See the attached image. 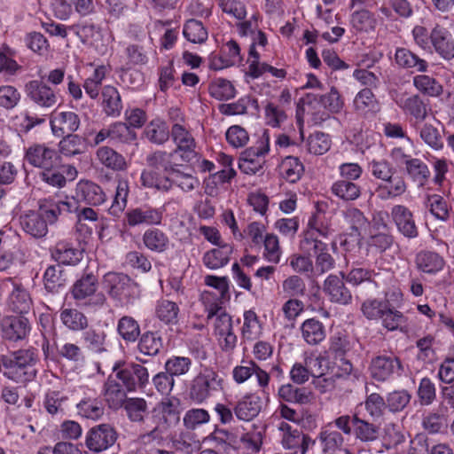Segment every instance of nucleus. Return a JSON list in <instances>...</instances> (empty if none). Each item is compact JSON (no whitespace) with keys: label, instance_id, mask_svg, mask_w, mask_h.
<instances>
[{"label":"nucleus","instance_id":"f257e3e1","mask_svg":"<svg viewBox=\"0 0 454 454\" xmlns=\"http://www.w3.org/2000/svg\"><path fill=\"white\" fill-rule=\"evenodd\" d=\"M74 204V198L66 201L51 197L40 200L37 210H28L20 215V227L33 238H43L48 233V225L55 223L61 214L77 211Z\"/></svg>","mask_w":454,"mask_h":454},{"label":"nucleus","instance_id":"f03ea898","mask_svg":"<svg viewBox=\"0 0 454 454\" xmlns=\"http://www.w3.org/2000/svg\"><path fill=\"white\" fill-rule=\"evenodd\" d=\"M361 311L368 320L380 322L389 332L403 331L408 321L407 317L387 299H367L362 303Z\"/></svg>","mask_w":454,"mask_h":454},{"label":"nucleus","instance_id":"7ed1b4c3","mask_svg":"<svg viewBox=\"0 0 454 454\" xmlns=\"http://www.w3.org/2000/svg\"><path fill=\"white\" fill-rule=\"evenodd\" d=\"M36 362L37 355L33 349H20L0 356V364L5 370L4 375L17 382H27L35 378Z\"/></svg>","mask_w":454,"mask_h":454},{"label":"nucleus","instance_id":"20e7f679","mask_svg":"<svg viewBox=\"0 0 454 454\" xmlns=\"http://www.w3.org/2000/svg\"><path fill=\"white\" fill-rule=\"evenodd\" d=\"M104 283L109 296L121 306L133 304L140 297L138 284L126 274L108 272Z\"/></svg>","mask_w":454,"mask_h":454},{"label":"nucleus","instance_id":"39448f33","mask_svg":"<svg viewBox=\"0 0 454 454\" xmlns=\"http://www.w3.org/2000/svg\"><path fill=\"white\" fill-rule=\"evenodd\" d=\"M98 284V278L92 273L82 276L72 286L73 298L85 306H102L106 302V296L102 293H96Z\"/></svg>","mask_w":454,"mask_h":454},{"label":"nucleus","instance_id":"423d86ee","mask_svg":"<svg viewBox=\"0 0 454 454\" xmlns=\"http://www.w3.org/2000/svg\"><path fill=\"white\" fill-rule=\"evenodd\" d=\"M113 372L129 392L143 388L149 381L147 369L138 364H123L121 366V363L116 362L113 366Z\"/></svg>","mask_w":454,"mask_h":454},{"label":"nucleus","instance_id":"0eeeda50","mask_svg":"<svg viewBox=\"0 0 454 454\" xmlns=\"http://www.w3.org/2000/svg\"><path fill=\"white\" fill-rule=\"evenodd\" d=\"M353 346L354 343L348 334L341 331L335 332L328 340V348L325 350L326 357L339 361L345 374H349L353 369L352 364L346 358Z\"/></svg>","mask_w":454,"mask_h":454},{"label":"nucleus","instance_id":"6e6552de","mask_svg":"<svg viewBox=\"0 0 454 454\" xmlns=\"http://www.w3.org/2000/svg\"><path fill=\"white\" fill-rule=\"evenodd\" d=\"M369 371L372 379L385 381L400 376L403 372V365L395 354H384L372 359Z\"/></svg>","mask_w":454,"mask_h":454},{"label":"nucleus","instance_id":"1a4fd4ad","mask_svg":"<svg viewBox=\"0 0 454 454\" xmlns=\"http://www.w3.org/2000/svg\"><path fill=\"white\" fill-rule=\"evenodd\" d=\"M169 137L176 145L175 153H180L181 160L189 162L195 156L196 141L189 124L171 125Z\"/></svg>","mask_w":454,"mask_h":454},{"label":"nucleus","instance_id":"9d476101","mask_svg":"<svg viewBox=\"0 0 454 454\" xmlns=\"http://www.w3.org/2000/svg\"><path fill=\"white\" fill-rule=\"evenodd\" d=\"M27 99L43 109L53 107L59 99L57 91L41 80H31L25 84Z\"/></svg>","mask_w":454,"mask_h":454},{"label":"nucleus","instance_id":"9b49d317","mask_svg":"<svg viewBox=\"0 0 454 454\" xmlns=\"http://www.w3.org/2000/svg\"><path fill=\"white\" fill-rule=\"evenodd\" d=\"M165 209L154 207L145 204L140 207L129 209L125 214L127 224L129 227L139 225L159 226L162 224Z\"/></svg>","mask_w":454,"mask_h":454},{"label":"nucleus","instance_id":"f8f14e48","mask_svg":"<svg viewBox=\"0 0 454 454\" xmlns=\"http://www.w3.org/2000/svg\"><path fill=\"white\" fill-rule=\"evenodd\" d=\"M24 160L35 168H48L59 165L58 152L46 144H33L25 150Z\"/></svg>","mask_w":454,"mask_h":454},{"label":"nucleus","instance_id":"ddd939ff","mask_svg":"<svg viewBox=\"0 0 454 454\" xmlns=\"http://www.w3.org/2000/svg\"><path fill=\"white\" fill-rule=\"evenodd\" d=\"M390 217L397 231L408 239H417L419 235V227L412 211L402 204L391 207Z\"/></svg>","mask_w":454,"mask_h":454},{"label":"nucleus","instance_id":"4468645a","mask_svg":"<svg viewBox=\"0 0 454 454\" xmlns=\"http://www.w3.org/2000/svg\"><path fill=\"white\" fill-rule=\"evenodd\" d=\"M428 51H434L445 61L454 59V36L448 27L440 24L433 27Z\"/></svg>","mask_w":454,"mask_h":454},{"label":"nucleus","instance_id":"2eb2a0df","mask_svg":"<svg viewBox=\"0 0 454 454\" xmlns=\"http://www.w3.org/2000/svg\"><path fill=\"white\" fill-rule=\"evenodd\" d=\"M117 439V433L108 424H101L90 429L86 435L87 448L95 453L107 450L114 445Z\"/></svg>","mask_w":454,"mask_h":454},{"label":"nucleus","instance_id":"dca6fc26","mask_svg":"<svg viewBox=\"0 0 454 454\" xmlns=\"http://www.w3.org/2000/svg\"><path fill=\"white\" fill-rule=\"evenodd\" d=\"M414 264L419 272L434 277L444 270L446 260L434 250L421 249L414 256Z\"/></svg>","mask_w":454,"mask_h":454},{"label":"nucleus","instance_id":"f3484780","mask_svg":"<svg viewBox=\"0 0 454 454\" xmlns=\"http://www.w3.org/2000/svg\"><path fill=\"white\" fill-rule=\"evenodd\" d=\"M340 277L330 274L323 283V292L333 303L348 305L352 301V294L344 283L345 274L340 272Z\"/></svg>","mask_w":454,"mask_h":454},{"label":"nucleus","instance_id":"a211bd4d","mask_svg":"<svg viewBox=\"0 0 454 454\" xmlns=\"http://www.w3.org/2000/svg\"><path fill=\"white\" fill-rule=\"evenodd\" d=\"M327 228H317L314 225V222L309 220L308 229L303 231L300 240V250L308 255L328 250V245L319 239V237L327 238Z\"/></svg>","mask_w":454,"mask_h":454},{"label":"nucleus","instance_id":"6ab92c4d","mask_svg":"<svg viewBox=\"0 0 454 454\" xmlns=\"http://www.w3.org/2000/svg\"><path fill=\"white\" fill-rule=\"evenodd\" d=\"M51 129L55 137H64L75 132L81 124L79 115L72 111L53 112L50 119Z\"/></svg>","mask_w":454,"mask_h":454},{"label":"nucleus","instance_id":"aec40b11","mask_svg":"<svg viewBox=\"0 0 454 454\" xmlns=\"http://www.w3.org/2000/svg\"><path fill=\"white\" fill-rule=\"evenodd\" d=\"M74 198L92 207L104 204L107 199L103 188L90 180H80L76 184Z\"/></svg>","mask_w":454,"mask_h":454},{"label":"nucleus","instance_id":"412c9836","mask_svg":"<svg viewBox=\"0 0 454 454\" xmlns=\"http://www.w3.org/2000/svg\"><path fill=\"white\" fill-rule=\"evenodd\" d=\"M342 228L347 234L359 241L362 230L368 224V219L359 208L348 206L340 211Z\"/></svg>","mask_w":454,"mask_h":454},{"label":"nucleus","instance_id":"4be33fe9","mask_svg":"<svg viewBox=\"0 0 454 454\" xmlns=\"http://www.w3.org/2000/svg\"><path fill=\"white\" fill-rule=\"evenodd\" d=\"M252 375L256 377L259 387L264 388L268 386L270 375L253 360L243 359L241 364L235 366L232 370L233 380L239 384L244 383Z\"/></svg>","mask_w":454,"mask_h":454},{"label":"nucleus","instance_id":"5701e85b","mask_svg":"<svg viewBox=\"0 0 454 454\" xmlns=\"http://www.w3.org/2000/svg\"><path fill=\"white\" fill-rule=\"evenodd\" d=\"M3 338L11 341L25 339L30 332L27 317L20 316L5 317L1 321Z\"/></svg>","mask_w":454,"mask_h":454},{"label":"nucleus","instance_id":"b1692460","mask_svg":"<svg viewBox=\"0 0 454 454\" xmlns=\"http://www.w3.org/2000/svg\"><path fill=\"white\" fill-rule=\"evenodd\" d=\"M168 174V192L174 187L179 188L183 192H191L199 188L200 183L197 176L186 173L178 168V166H168L166 168Z\"/></svg>","mask_w":454,"mask_h":454},{"label":"nucleus","instance_id":"393cba45","mask_svg":"<svg viewBox=\"0 0 454 454\" xmlns=\"http://www.w3.org/2000/svg\"><path fill=\"white\" fill-rule=\"evenodd\" d=\"M223 390L222 381L215 372L198 375L192 382L191 394L194 397H207L219 395Z\"/></svg>","mask_w":454,"mask_h":454},{"label":"nucleus","instance_id":"a878e982","mask_svg":"<svg viewBox=\"0 0 454 454\" xmlns=\"http://www.w3.org/2000/svg\"><path fill=\"white\" fill-rule=\"evenodd\" d=\"M95 159L102 167L114 172H121L128 168L125 157L110 146L98 147Z\"/></svg>","mask_w":454,"mask_h":454},{"label":"nucleus","instance_id":"bb28decb","mask_svg":"<svg viewBox=\"0 0 454 454\" xmlns=\"http://www.w3.org/2000/svg\"><path fill=\"white\" fill-rule=\"evenodd\" d=\"M301 339L309 346H317L325 340V325L317 317L304 320L300 325Z\"/></svg>","mask_w":454,"mask_h":454},{"label":"nucleus","instance_id":"cd10ccee","mask_svg":"<svg viewBox=\"0 0 454 454\" xmlns=\"http://www.w3.org/2000/svg\"><path fill=\"white\" fill-rule=\"evenodd\" d=\"M377 197L381 200H394L403 195L407 191V184L404 178L397 174L383 180L376 187Z\"/></svg>","mask_w":454,"mask_h":454},{"label":"nucleus","instance_id":"c85d7f7f","mask_svg":"<svg viewBox=\"0 0 454 454\" xmlns=\"http://www.w3.org/2000/svg\"><path fill=\"white\" fill-rule=\"evenodd\" d=\"M398 105L405 114L412 116L417 122L425 121L430 111L428 101H425L419 95L401 99Z\"/></svg>","mask_w":454,"mask_h":454},{"label":"nucleus","instance_id":"c756f323","mask_svg":"<svg viewBox=\"0 0 454 454\" xmlns=\"http://www.w3.org/2000/svg\"><path fill=\"white\" fill-rule=\"evenodd\" d=\"M232 252V245L223 243V245L207 251L202 257V262L207 268L217 270L228 264Z\"/></svg>","mask_w":454,"mask_h":454},{"label":"nucleus","instance_id":"7c9ffc66","mask_svg":"<svg viewBox=\"0 0 454 454\" xmlns=\"http://www.w3.org/2000/svg\"><path fill=\"white\" fill-rule=\"evenodd\" d=\"M52 257L59 263L75 265L82 259V251L72 243L61 240L55 245Z\"/></svg>","mask_w":454,"mask_h":454},{"label":"nucleus","instance_id":"2f4dec72","mask_svg":"<svg viewBox=\"0 0 454 454\" xmlns=\"http://www.w3.org/2000/svg\"><path fill=\"white\" fill-rule=\"evenodd\" d=\"M144 246L151 252L162 254L170 247V240L167 233L158 228H149L142 236Z\"/></svg>","mask_w":454,"mask_h":454},{"label":"nucleus","instance_id":"473e14b6","mask_svg":"<svg viewBox=\"0 0 454 454\" xmlns=\"http://www.w3.org/2000/svg\"><path fill=\"white\" fill-rule=\"evenodd\" d=\"M396 65L404 69H413L424 73L427 71L428 63L406 48H397L395 53Z\"/></svg>","mask_w":454,"mask_h":454},{"label":"nucleus","instance_id":"72a5a7b5","mask_svg":"<svg viewBox=\"0 0 454 454\" xmlns=\"http://www.w3.org/2000/svg\"><path fill=\"white\" fill-rule=\"evenodd\" d=\"M262 334V324L254 309L245 310L243 313V325L241 338L243 341H254Z\"/></svg>","mask_w":454,"mask_h":454},{"label":"nucleus","instance_id":"f704fd0d","mask_svg":"<svg viewBox=\"0 0 454 454\" xmlns=\"http://www.w3.org/2000/svg\"><path fill=\"white\" fill-rule=\"evenodd\" d=\"M110 407H123L128 417L133 421H141L146 412L145 399H108Z\"/></svg>","mask_w":454,"mask_h":454},{"label":"nucleus","instance_id":"c9c22d12","mask_svg":"<svg viewBox=\"0 0 454 454\" xmlns=\"http://www.w3.org/2000/svg\"><path fill=\"white\" fill-rule=\"evenodd\" d=\"M353 107L357 114L364 116L376 113L379 109V103L372 90L364 88L355 96Z\"/></svg>","mask_w":454,"mask_h":454},{"label":"nucleus","instance_id":"e433bc0d","mask_svg":"<svg viewBox=\"0 0 454 454\" xmlns=\"http://www.w3.org/2000/svg\"><path fill=\"white\" fill-rule=\"evenodd\" d=\"M102 107L107 116L118 117L122 110V102L118 90L111 85L102 89Z\"/></svg>","mask_w":454,"mask_h":454},{"label":"nucleus","instance_id":"4c0bfd02","mask_svg":"<svg viewBox=\"0 0 454 454\" xmlns=\"http://www.w3.org/2000/svg\"><path fill=\"white\" fill-rule=\"evenodd\" d=\"M278 170L282 178L288 183L294 184L301 178L304 166L298 157L286 156L280 162Z\"/></svg>","mask_w":454,"mask_h":454},{"label":"nucleus","instance_id":"58836bf2","mask_svg":"<svg viewBox=\"0 0 454 454\" xmlns=\"http://www.w3.org/2000/svg\"><path fill=\"white\" fill-rule=\"evenodd\" d=\"M137 340V348L145 356H155L163 347L162 338L158 332H145Z\"/></svg>","mask_w":454,"mask_h":454},{"label":"nucleus","instance_id":"ea45409f","mask_svg":"<svg viewBox=\"0 0 454 454\" xmlns=\"http://www.w3.org/2000/svg\"><path fill=\"white\" fill-rule=\"evenodd\" d=\"M169 131L167 123L163 120L156 118L146 125L144 135L149 142L160 145L168 140Z\"/></svg>","mask_w":454,"mask_h":454},{"label":"nucleus","instance_id":"a19ab883","mask_svg":"<svg viewBox=\"0 0 454 454\" xmlns=\"http://www.w3.org/2000/svg\"><path fill=\"white\" fill-rule=\"evenodd\" d=\"M13 289L9 295L8 307L11 310L20 315L28 312L31 299L27 291L21 286L12 283Z\"/></svg>","mask_w":454,"mask_h":454},{"label":"nucleus","instance_id":"79ce46f5","mask_svg":"<svg viewBox=\"0 0 454 454\" xmlns=\"http://www.w3.org/2000/svg\"><path fill=\"white\" fill-rule=\"evenodd\" d=\"M61 323L70 331L79 332L88 327L87 317L76 309H62L59 313Z\"/></svg>","mask_w":454,"mask_h":454},{"label":"nucleus","instance_id":"37998d69","mask_svg":"<svg viewBox=\"0 0 454 454\" xmlns=\"http://www.w3.org/2000/svg\"><path fill=\"white\" fill-rule=\"evenodd\" d=\"M179 312L178 305L168 300H159L155 305V317L167 325H173L178 323Z\"/></svg>","mask_w":454,"mask_h":454},{"label":"nucleus","instance_id":"c03bdc74","mask_svg":"<svg viewBox=\"0 0 454 454\" xmlns=\"http://www.w3.org/2000/svg\"><path fill=\"white\" fill-rule=\"evenodd\" d=\"M129 192V181L125 178L118 179L114 200L108 208L111 215L119 217L121 215L127 207Z\"/></svg>","mask_w":454,"mask_h":454},{"label":"nucleus","instance_id":"a18cd8bd","mask_svg":"<svg viewBox=\"0 0 454 454\" xmlns=\"http://www.w3.org/2000/svg\"><path fill=\"white\" fill-rule=\"evenodd\" d=\"M332 193L344 201H353L361 196V187L349 180H337L331 186Z\"/></svg>","mask_w":454,"mask_h":454},{"label":"nucleus","instance_id":"49530a36","mask_svg":"<svg viewBox=\"0 0 454 454\" xmlns=\"http://www.w3.org/2000/svg\"><path fill=\"white\" fill-rule=\"evenodd\" d=\"M183 35L192 43L202 44L207 40L208 32L200 20L190 19L184 24Z\"/></svg>","mask_w":454,"mask_h":454},{"label":"nucleus","instance_id":"de8ad7c7","mask_svg":"<svg viewBox=\"0 0 454 454\" xmlns=\"http://www.w3.org/2000/svg\"><path fill=\"white\" fill-rule=\"evenodd\" d=\"M82 340L84 347L92 353L101 354L107 350L106 333L99 329H89L83 332Z\"/></svg>","mask_w":454,"mask_h":454},{"label":"nucleus","instance_id":"09e8293b","mask_svg":"<svg viewBox=\"0 0 454 454\" xmlns=\"http://www.w3.org/2000/svg\"><path fill=\"white\" fill-rule=\"evenodd\" d=\"M106 74L107 67L105 65H99L95 67L92 74L84 80V90L91 99L98 98L102 82L106 78Z\"/></svg>","mask_w":454,"mask_h":454},{"label":"nucleus","instance_id":"8fccbe9b","mask_svg":"<svg viewBox=\"0 0 454 454\" xmlns=\"http://www.w3.org/2000/svg\"><path fill=\"white\" fill-rule=\"evenodd\" d=\"M350 24L358 33H370L376 27L377 20L374 14L368 10L362 9L351 14Z\"/></svg>","mask_w":454,"mask_h":454},{"label":"nucleus","instance_id":"3c124183","mask_svg":"<svg viewBox=\"0 0 454 454\" xmlns=\"http://www.w3.org/2000/svg\"><path fill=\"white\" fill-rule=\"evenodd\" d=\"M318 439L321 442L324 454H333L341 449L344 439L338 431L332 430L330 427H325L319 434Z\"/></svg>","mask_w":454,"mask_h":454},{"label":"nucleus","instance_id":"603ef678","mask_svg":"<svg viewBox=\"0 0 454 454\" xmlns=\"http://www.w3.org/2000/svg\"><path fill=\"white\" fill-rule=\"evenodd\" d=\"M265 163V158L247 148L239 158V168L246 175H255L263 168Z\"/></svg>","mask_w":454,"mask_h":454},{"label":"nucleus","instance_id":"864d4df0","mask_svg":"<svg viewBox=\"0 0 454 454\" xmlns=\"http://www.w3.org/2000/svg\"><path fill=\"white\" fill-rule=\"evenodd\" d=\"M413 85L419 92L428 97H439L443 91L442 84L435 78L427 74L414 76Z\"/></svg>","mask_w":454,"mask_h":454},{"label":"nucleus","instance_id":"5fc2aeb1","mask_svg":"<svg viewBox=\"0 0 454 454\" xmlns=\"http://www.w3.org/2000/svg\"><path fill=\"white\" fill-rule=\"evenodd\" d=\"M421 140L432 150L440 151L443 148L444 143L439 129L430 123H424L416 127Z\"/></svg>","mask_w":454,"mask_h":454},{"label":"nucleus","instance_id":"6e6d98bb","mask_svg":"<svg viewBox=\"0 0 454 454\" xmlns=\"http://www.w3.org/2000/svg\"><path fill=\"white\" fill-rule=\"evenodd\" d=\"M117 332L126 342L137 341L141 333L138 322L130 316H123L118 320Z\"/></svg>","mask_w":454,"mask_h":454},{"label":"nucleus","instance_id":"4d7b16f0","mask_svg":"<svg viewBox=\"0 0 454 454\" xmlns=\"http://www.w3.org/2000/svg\"><path fill=\"white\" fill-rule=\"evenodd\" d=\"M140 182L145 188L168 192V174L162 176L154 169H144L140 175Z\"/></svg>","mask_w":454,"mask_h":454},{"label":"nucleus","instance_id":"13d9d810","mask_svg":"<svg viewBox=\"0 0 454 454\" xmlns=\"http://www.w3.org/2000/svg\"><path fill=\"white\" fill-rule=\"evenodd\" d=\"M404 171L419 186L425 185L431 175L427 165L419 158H414L410 161Z\"/></svg>","mask_w":454,"mask_h":454},{"label":"nucleus","instance_id":"bf43d9fd","mask_svg":"<svg viewBox=\"0 0 454 454\" xmlns=\"http://www.w3.org/2000/svg\"><path fill=\"white\" fill-rule=\"evenodd\" d=\"M82 43H92L100 35L101 27L91 20H82L69 27Z\"/></svg>","mask_w":454,"mask_h":454},{"label":"nucleus","instance_id":"052dcab7","mask_svg":"<svg viewBox=\"0 0 454 454\" xmlns=\"http://www.w3.org/2000/svg\"><path fill=\"white\" fill-rule=\"evenodd\" d=\"M209 94L217 100H229L235 97L236 90L233 84L224 78L214 79L208 87Z\"/></svg>","mask_w":454,"mask_h":454},{"label":"nucleus","instance_id":"680f3d73","mask_svg":"<svg viewBox=\"0 0 454 454\" xmlns=\"http://www.w3.org/2000/svg\"><path fill=\"white\" fill-rule=\"evenodd\" d=\"M287 111L283 106H278L273 100L264 106L265 123L271 128H279L287 119Z\"/></svg>","mask_w":454,"mask_h":454},{"label":"nucleus","instance_id":"e2e57ef3","mask_svg":"<svg viewBox=\"0 0 454 454\" xmlns=\"http://www.w3.org/2000/svg\"><path fill=\"white\" fill-rule=\"evenodd\" d=\"M237 175L233 168H223L209 176L207 185L206 192L210 195L217 193V187L224 184L230 183Z\"/></svg>","mask_w":454,"mask_h":454},{"label":"nucleus","instance_id":"0e129e2a","mask_svg":"<svg viewBox=\"0 0 454 454\" xmlns=\"http://www.w3.org/2000/svg\"><path fill=\"white\" fill-rule=\"evenodd\" d=\"M281 432V442L286 449H297L301 443L302 433L297 428H294L286 422L281 421L278 427Z\"/></svg>","mask_w":454,"mask_h":454},{"label":"nucleus","instance_id":"69168bd1","mask_svg":"<svg viewBox=\"0 0 454 454\" xmlns=\"http://www.w3.org/2000/svg\"><path fill=\"white\" fill-rule=\"evenodd\" d=\"M332 140L330 136L316 131L310 134L307 139L308 151L315 155H322L331 148Z\"/></svg>","mask_w":454,"mask_h":454},{"label":"nucleus","instance_id":"338daca9","mask_svg":"<svg viewBox=\"0 0 454 454\" xmlns=\"http://www.w3.org/2000/svg\"><path fill=\"white\" fill-rule=\"evenodd\" d=\"M372 65H368L366 68H356L353 72V77L364 88H368L371 90L377 89L380 84L381 72L377 70L376 72L371 71L369 68Z\"/></svg>","mask_w":454,"mask_h":454},{"label":"nucleus","instance_id":"774afa93","mask_svg":"<svg viewBox=\"0 0 454 454\" xmlns=\"http://www.w3.org/2000/svg\"><path fill=\"white\" fill-rule=\"evenodd\" d=\"M60 140L59 152L67 157L81 154L83 152L82 138L74 133L66 134Z\"/></svg>","mask_w":454,"mask_h":454}]
</instances>
